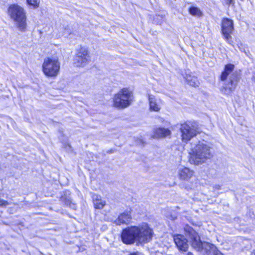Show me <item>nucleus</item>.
Wrapping results in <instances>:
<instances>
[{
	"mask_svg": "<svg viewBox=\"0 0 255 255\" xmlns=\"http://www.w3.org/2000/svg\"><path fill=\"white\" fill-rule=\"evenodd\" d=\"M91 61L90 52L85 46H80L76 51L73 64L78 68H83Z\"/></svg>",
	"mask_w": 255,
	"mask_h": 255,
	"instance_id": "obj_8",
	"label": "nucleus"
},
{
	"mask_svg": "<svg viewBox=\"0 0 255 255\" xmlns=\"http://www.w3.org/2000/svg\"><path fill=\"white\" fill-rule=\"evenodd\" d=\"M225 0V2L226 3V4H234V1L233 0Z\"/></svg>",
	"mask_w": 255,
	"mask_h": 255,
	"instance_id": "obj_23",
	"label": "nucleus"
},
{
	"mask_svg": "<svg viewBox=\"0 0 255 255\" xmlns=\"http://www.w3.org/2000/svg\"><path fill=\"white\" fill-rule=\"evenodd\" d=\"M174 242L180 252H186L188 249V241L187 239L181 234H175L173 235Z\"/></svg>",
	"mask_w": 255,
	"mask_h": 255,
	"instance_id": "obj_11",
	"label": "nucleus"
},
{
	"mask_svg": "<svg viewBox=\"0 0 255 255\" xmlns=\"http://www.w3.org/2000/svg\"><path fill=\"white\" fill-rule=\"evenodd\" d=\"M191 245L193 248L198 251L203 249V244L201 241L200 237L197 233H194L191 237Z\"/></svg>",
	"mask_w": 255,
	"mask_h": 255,
	"instance_id": "obj_14",
	"label": "nucleus"
},
{
	"mask_svg": "<svg viewBox=\"0 0 255 255\" xmlns=\"http://www.w3.org/2000/svg\"><path fill=\"white\" fill-rule=\"evenodd\" d=\"M207 145L199 141L189 152V161L194 165H198L205 162L207 158Z\"/></svg>",
	"mask_w": 255,
	"mask_h": 255,
	"instance_id": "obj_6",
	"label": "nucleus"
},
{
	"mask_svg": "<svg viewBox=\"0 0 255 255\" xmlns=\"http://www.w3.org/2000/svg\"><path fill=\"white\" fill-rule=\"evenodd\" d=\"M26 3L29 7L36 9L39 7L40 0H25Z\"/></svg>",
	"mask_w": 255,
	"mask_h": 255,
	"instance_id": "obj_20",
	"label": "nucleus"
},
{
	"mask_svg": "<svg viewBox=\"0 0 255 255\" xmlns=\"http://www.w3.org/2000/svg\"><path fill=\"white\" fill-rule=\"evenodd\" d=\"M178 176L182 181H189L194 176V172L188 167H184L178 170Z\"/></svg>",
	"mask_w": 255,
	"mask_h": 255,
	"instance_id": "obj_12",
	"label": "nucleus"
},
{
	"mask_svg": "<svg viewBox=\"0 0 255 255\" xmlns=\"http://www.w3.org/2000/svg\"><path fill=\"white\" fill-rule=\"evenodd\" d=\"M188 11L189 13L193 16L200 17L202 15V12L200 10V9L194 6L189 7Z\"/></svg>",
	"mask_w": 255,
	"mask_h": 255,
	"instance_id": "obj_19",
	"label": "nucleus"
},
{
	"mask_svg": "<svg viewBox=\"0 0 255 255\" xmlns=\"http://www.w3.org/2000/svg\"><path fill=\"white\" fill-rule=\"evenodd\" d=\"M171 134V131L169 129L159 127L153 130L152 136L154 138L159 139L170 137Z\"/></svg>",
	"mask_w": 255,
	"mask_h": 255,
	"instance_id": "obj_13",
	"label": "nucleus"
},
{
	"mask_svg": "<svg viewBox=\"0 0 255 255\" xmlns=\"http://www.w3.org/2000/svg\"><path fill=\"white\" fill-rule=\"evenodd\" d=\"M7 14L15 23L19 30L24 32L27 29V16L24 8L17 3L9 5Z\"/></svg>",
	"mask_w": 255,
	"mask_h": 255,
	"instance_id": "obj_3",
	"label": "nucleus"
},
{
	"mask_svg": "<svg viewBox=\"0 0 255 255\" xmlns=\"http://www.w3.org/2000/svg\"><path fill=\"white\" fill-rule=\"evenodd\" d=\"M138 255L137 253L136 252H134V253H130L129 255Z\"/></svg>",
	"mask_w": 255,
	"mask_h": 255,
	"instance_id": "obj_24",
	"label": "nucleus"
},
{
	"mask_svg": "<svg viewBox=\"0 0 255 255\" xmlns=\"http://www.w3.org/2000/svg\"><path fill=\"white\" fill-rule=\"evenodd\" d=\"M60 62L57 56L47 57L43 60L41 70L46 77L55 78L60 73Z\"/></svg>",
	"mask_w": 255,
	"mask_h": 255,
	"instance_id": "obj_5",
	"label": "nucleus"
},
{
	"mask_svg": "<svg viewBox=\"0 0 255 255\" xmlns=\"http://www.w3.org/2000/svg\"><path fill=\"white\" fill-rule=\"evenodd\" d=\"M92 199L94 208L96 209H102L106 204V201L103 200L99 195H94Z\"/></svg>",
	"mask_w": 255,
	"mask_h": 255,
	"instance_id": "obj_16",
	"label": "nucleus"
},
{
	"mask_svg": "<svg viewBox=\"0 0 255 255\" xmlns=\"http://www.w3.org/2000/svg\"><path fill=\"white\" fill-rule=\"evenodd\" d=\"M133 100V91L129 87H124L114 95L112 105L117 109H125L131 105Z\"/></svg>",
	"mask_w": 255,
	"mask_h": 255,
	"instance_id": "obj_4",
	"label": "nucleus"
},
{
	"mask_svg": "<svg viewBox=\"0 0 255 255\" xmlns=\"http://www.w3.org/2000/svg\"><path fill=\"white\" fill-rule=\"evenodd\" d=\"M184 78L185 82L189 85L192 87H198L200 85V81L197 77L193 75L191 73H185Z\"/></svg>",
	"mask_w": 255,
	"mask_h": 255,
	"instance_id": "obj_15",
	"label": "nucleus"
},
{
	"mask_svg": "<svg viewBox=\"0 0 255 255\" xmlns=\"http://www.w3.org/2000/svg\"><path fill=\"white\" fill-rule=\"evenodd\" d=\"M234 29L233 21L229 18H224L222 24V32L225 39L230 42L231 38V34Z\"/></svg>",
	"mask_w": 255,
	"mask_h": 255,
	"instance_id": "obj_10",
	"label": "nucleus"
},
{
	"mask_svg": "<svg viewBox=\"0 0 255 255\" xmlns=\"http://www.w3.org/2000/svg\"><path fill=\"white\" fill-rule=\"evenodd\" d=\"M179 131L181 140L186 143L200 133L198 125L188 121L180 124Z\"/></svg>",
	"mask_w": 255,
	"mask_h": 255,
	"instance_id": "obj_7",
	"label": "nucleus"
},
{
	"mask_svg": "<svg viewBox=\"0 0 255 255\" xmlns=\"http://www.w3.org/2000/svg\"><path fill=\"white\" fill-rule=\"evenodd\" d=\"M208 248H210V250H208V255H224L212 244L208 243Z\"/></svg>",
	"mask_w": 255,
	"mask_h": 255,
	"instance_id": "obj_21",
	"label": "nucleus"
},
{
	"mask_svg": "<svg viewBox=\"0 0 255 255\" xmlns=\"http://www.w3.org/2000/svg\"><path fill=\"white\" fill-rule=\"evenodd\" d=\"M148 101L149 110L150 111L158 112L160 110L161 108L160 105L153 96H149L148 98Z\"/></svg>",
	"mask_w": 255,
	"mask_h": 255,
	"instance_id": "obj_17",
	"label": "nucleus"
},
{
	"mask_svg": "<svg viewBox=\"0 0 255 255\" xmlns=\"http://www.w3.org/2000/svg\"><path fill=\"white\" fill-rule=\"evenodd\" d=\"M187 255H193V254L191 252H188Z\"/></svg>",
	"mask_w": 255,
	"mask_h": 255,
	"instance_id": "obj_26",
	"label": "nucleus"
},
{
	"mask_svg": "<svg viewBox=\"0 0 255 255\" xmlns=\"http://www.w3.org/2000/svg\"><path fill=\"white\" fill-rule=\"evenodd\" d=\"M154 235L153 229L146 223L132 225L123 229L120 238L123 244L131 245H144L149 243Z\"/></svg>",
	"mask_w": 255,
	"mask_h": 255,
	"instance_id": "obj_1",
	"label": "nucleus"
},
{
	"mask_svg": "<svg viewBox=\"0 0 255 255\" xmlns=\"http://www.w3.org/2000/svg\"><path fill=\"white\" fill-rule=\"evenodd\" d=\"M252 255H255V251H254V252L252 253Z\"/></svg>",
	"mask_w": 255,
	"mask_h": 255,
	"instance_id": "obj_28",
	"label": "nucleus"
},
{
	"mask_svg": "<svg viewBox=\"0 0 255 255\" xmlns=\"http://www.w3.org/2000/svg\"><path fill=\"white\" fill-rule=\"evenodd\" d=\"M253 80L254 82H255V73H254V74L253 75Z\"/></svg>",
	"mask_w": 255,
	"mask_h": 255,
	"instance_id": "obj_25",
	"label": "nucleus"
},
{
	"mask_svg": "<svg viewBox=\"0 0 255 255\" xmlns=\"http://www.w3.org/2000/svg\"><path fill=\"white\" fill-rule=\"evenodd\" d=\"M59 200L63 202L65 205L74 210H76V204L72 202L70 199L68 198L66 195L61 196L60 197Z\"/></svg>",
	"mask_w": 255,
	"mask_h": 255,
	"instance_id": "obj_18",
	"label": "nucleus"
},
{
	"mask_svg": "<svg viewBox=\"0 0 255 255\" xmlns=\"http://www.w3.org/2000/svg\"><path fill=\"white\" fill-rule=\"evenodd\" d=\"M107 152L109 153H112V150L111 149L110 150L108 151Z\"/></svg>",
	"mask_w": 255,
	"mask_h": 255,
	"instance_id": "obj_27",
	"label": "nucleus"
},
{
	"mask_svg": "<svg viewBox=\"0 0 255 255\" xmlns=\"http://www.w3.org/2000/svg\"><path fill=\"white\" fill-rule=\"evenodd\" d=\"M132 210L125 211L119 214L118 217L114 221L115 224L117 226L128 225L132 223V217L131 215Z\"/></svg>",
	"mask_w": 255,
	"mask_h": 255,
	"instance_id": "obj_9",
	"label": "nucleus"
},
{
	"mask_svg": "<svg viewBox=\"0 0 255 255\" xmlns=\"http://www.w3.org/2000/svg\"><path fill=\"white\" fill-rule=\"evenodd\" d=\"M9 204L7 201L0 198V207H5Z\"/></svg>",
	"mask_w": 255,
	"mask_h": 255,
	"instance_id": "obj_22",
	"label": "nucleus"
},
{
	"mask_svg": "<svg viewBox=\"0 0 255 255\" xmlns=\"http://www.w3.org/2000/svg\"><path fill=\"white\" fill-rule=\"evenodd\" d=\"M235 66L228 64L225 66L224 70L221 75V81L228 80L224 84L222 92L229 95L235 90L239 80V77L237 72H234Z\"/></svg>",
	"mask_w": 255,
	"mask_h": 255,
	"instance_id": "obj_2",
	"label": "nucleus"
}]
</instances>
